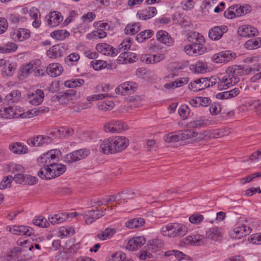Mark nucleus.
Wrapping results in <instances>:
<instances>
[{"mask_svg": "<svg viewBox=\"0 0 261 261\" xmlns=\"http://www.w3.org/2000/svg\"><path fill=\"white\" fill-rule=\"evenodd\" d=\"M10 180H11V182L13 180H14L15 182L19 184H22L24 182L25 175H24L23 173H17L14 176H9Z\"/></svg>", "mask_w": 261, "mask_h": 261, "instance_id": "4d7b16f0", "label": "nucleus"}, {"mask_svg": "<svg viewBox=\"0 0 261 261\" xmlns=\"http://www.w3.org/2000/svg\"><path fill=\"white\" fill-rule=\"evenodd\" d=\"M206 65L202 62H197L195 65V72L197 73H203L206 71Z\"/></svg>", "mask_w": 261, "mask_h": 261, "instance_id": "338daca9", "label": "nucleus"}, {"mask_svg": "<svg viewBox=\"0 0 261 261\" xmlns=\"http://www.w3.org/2000/svg\"><path fill=\"white\" fill-rule=\"evenodd\" d=\"M145 221L142 218H136L131 219L125 223V226L129 229H133L141 227L144 225Z\"/></svg>", "mask_w": 261, "mask_h": 261, "instance_id": "2f4dec72", "label": "nucleus"}, {"mask_svg": "<svg viewBox=\"0 0 261 261\" xmlns=\"http://www.w3.org/2000/svg\"><path fill=\"white\" fill-rule=\"evenodd\" d=\"M107 33L100 30L93 31L87 35L86 38L89 40H94L97 38L102 39L107 36Z\"/></svg>", "mask_w": 261, "mask_h": 261, "instance_id": "4c0bfd02", "label": "nucleus"}, {"mask_svg": "<svg viewBox=\"0 0 261 261\" xmlns=\"http://www.w3.org/2000/svg\"><path fill=\"white\" fill-rule=\"evenodd\" d=\"M38 164L39 165H43V167H50L52 164H54L55 162H51L49 156L46 153L42 154L38 159Z\"/></svg>", "mask_w": 261, "mask_h": 261, "instance_id": "79ce46f5", "label": "nucleus"}, {"mask_svg": "<svg viewBox=\"0 0 261 261\" xmlns=\"http://www.w3.org/2000/svg\"><path fill=\"white\" fill-rule=\"evenodd\" d=\"M53 141L51 137L47 136L37 135L27 140V144L31 147H41L50 143Z\"/></svg>", "mask_w": 261, "mask_h": 261, "instance_id": "423d86ee", "label": "nucleus"}, {"mask_svg": "<svg viewBox=\"0 0 261 261\" xmlns=\"http://www.w3.org/2000/svg\"><path fill=\"white\" fill-rule=\"evenodd\" d=\"M46 154L49 156L51 162L59 161L61 156L62 153L59 149L50 150Z\"/></svg>", "mask_w": 261, "mask_h": 261, "instance_id": "09e8293b", "label": "nucleus"}, {"mask_svg": "<svg viewBox=\"0 0 261 261\" xmlns=\"http://www.w3.org/2000/svg\"><path fill=\"white\" fill-rule=\"evenodd\" d=\"M40 64V60L34 61L33 72L35 76H42L44 75V68L41 67Z\"/></svg>", "mask_w": 261, "mask_h": 261, "instance_id": "a19ab883", "label": "nucleus"}, {"mask_svg": "<svg viewBox=\"0 0 261 261\" xmlns=\"http://www.w3.org/2000/svg\"><path fill=\"white\" fill-rule=\"evenodd\" d=\"M79 160H81L87 158L90 154V150L88 149L82 148L76 150Z\"/></svg>", "mask_w": 261, "mask_h": 261, "instance_id": "69168bd1", "label": "nucleus"}, {"mask_svg": "<svg viewBox=\"0 0 261 261\" xmlns=\"http://www.w3.org/2000/svg\"><path fill=\"white\" fill-rule=\"evenodd\" d=\"M244 47L249 50L257 49L261 47V38L257 37L247 40L244 44Z\"/></svg>", "mask_w": 261, "mask_h": 261, "instance_id": "c756f323", "label": "nucleus"}, {"mask_svg": "<svg viewBox=\"0 0 261 261\" xmlns=\"http://www.w3.org/2000/svg\"><path fill=\"white\" fill-rule=\"evenodd\" d=\"M69 33L66 30H58L51 34V36L55 39L59 40H62L68 37Z\"/></svg>", "mask_w": 261, "mask_h": 261, "instance_id": "a18cd8bd", "label": "nucleus"}, {"mask_svg": "<svg viewBox=\"0 0 261 261\" xmlns=\"http://www.w3.org/2000/svg\"><path fill=\"white\" fill-rule=\"evenodd\" d=\"M96 49L99 53L105 56H116L118 51L111 45L102 43L96 45Z\"/></svg>", "mask_w": 261, "mask_h": 261, "instance_id": "4468645a", "label": "nucleus"}, {"mask_svg": "<svg viewBox=\"0 0 261 261\" xmlns=\"http://www.w3.org/2000/svg\"><path fill=\"white\" fill-rule=\"evenodd\" d=\"M116 232L115 228H107L102 233H98L96 236L99 240L103 241L111 238Z\"/></svg>", "mask_w": 261, "mask_h": 261, "instance_id": "72a5a7b5", "label": "nucleus"}, {"mask_svg": "<svg viewBox=\"0 0 261 261\" xmlns=\"http://www.w3.org/2000/svg\"><path fill=\"white\" fill-rule=\"evenodd\" d=\"M63 71L62 66L58 63L50 64L46 68L47 74L53 77L60 75Z\"/></svg>", "mask_w": 261, "mask_h": 261, "instance_id": "b1692460", "label": "nucleus"}, {"mask_svg": "<svg viewBox=\"0 0 261 261\" xmlns=\"http://www.w3.org/2000/svg\"><path fill=\"white\" fill-rule=\"evenodd\" d=\"M9 149L15 154H25L28 152V148L21 142H13L9 145Z\"/></svg>", "mask_w": 261, "mask_h": 261, "instance_id": "5701e85b", "label": "nucleus"}, {"mask_svg": "<svg viewBox=\"0 0 261 261\" xmlns=\"http://www.w3.org/2000/svg\"><path fill=\"white\" fill-rule=\"evenodd\" d=\"M30 31L26 29L19 28L14 30L11 33V38L15 41H22L30 38Z\"/></svg>", "mask_w": 261, "mask_h": 261, "instance_id": "ddd939ff", "label": "nucleus"}, {"mask_svg": "<svg viewBox=\"0 0 261 261\" xmlns=\"http://www.w3.org/2000/svg\"><path fill=\"white\" fill-rule=\"evenodd\" d=\"M65 51L64 47L61 45L53 46L47 51V55L50 58H57L63 55Z\"/></svg>", "mask_w": 261, "mask_h": 261, "instance_id": "4be33fe9", "label": "nucleus"}, {"mask_svg": "<svg viewBox=\"0 0 261 261\" xmlns=\"http://www.w3.org/2000/svg\"><path fill=\"white\" fill-rule=\"evenodd\" d=\"M251 231L250 227L244 225L236 227L229 232V236L233 239H240L249 234Z\"/></svg>", "mask_w": 261, "mask_h": 261, "instance_id": "9d476101", "label": "nucleus"}, {"mask_svg": "<svg viewBox=\"0 0 261 261\" xmlns=\"http://www.w3.org/2000/svg\"><path fill=\"white\" fill-rule=\"evenodd\" d=\"M180 140H187L195 138L196 140V133L192 129H186L178 132Z\"/></svg>", "mask_w": 261, "mask_h": 261, "instance_id": "473e14b6", "label": "nucleus"}, {"mask_svg": "<svg viewBox=\"0 0 261 261\" xmlns=\"http://www.w3.org/2000/svg\"><path fill=\"white\" fill-rule=\"evenodd\" d=\"M129 140L125 137L116 136L105 139L100 144L99 150L104 154L121 152L128 146Z\"/></svg>", "mask_w": 261, "mask_h": 261, "instance_id": "f257e3e1", "label": "nucleus"}, {"mask_svg": "<svg viewBox=\"0 0 261 261\" xmlns=\"http://www.w3.org/2000/svg\"><path fill=\"white\" fill-rule=\"evenodd\" d=\"M85 83V81L82 79H72L66 81L64 82V86L67 88H76L81 86Z\"/></svg>", "mask_w": 261, "mask_h": 261, "instance_id": "e433bc0d", "label": "nucleus"}, {"mask_svg": "<svg viewBox=\"0 0 261 261\" xmlns=\"http://www.w3.org/2000/svg\"><path fill=\"white\" fill-rule=\"evenodd\" d=\"M231 133V129L224 128L222 129H215L211 131V139L222 137L225 136H228Z\"/></svg>", "mask_w": 261, "mask_h": 261, "instance_id": "ea45409f", "label": "nucleus"}, {"mask_svg": "<svg viewBox=\"0 0 261 261\" xmlns=\"http://www.w3.org/2000/svg\"><path fill=\"white\" fill-rule=\"evenodd\" d=\"M179 133L173 132L167 134L164 136V139L165 142L168 143L176 142L180 140Z\"/></svg>", "mask_w": 261, "mask_h": 261, "instance_id": "49530a36", "label": "nucleus"}, {"mask_svg": "<svg viewBox=\"0 0 261 261\" xmlns=\"http://www.w3.org/2000/svg\"><path fill=\"white\" fill-rule=\"evenodd\" d=\"M20 92L18 90H13L9 94L7 95V98L8 100L12 102L17 101L20 97Z\"/></svg>", "mask_w": 261, "mask_h": 261, "instance_id": "052dcab7", "label": "nucleus"}, {"mask_svg": "<svg viewBox=\"0 0 261 261\" xmlns=\"http://www.w3.org/2000/svg\"><path fill=\"white\" fill-rule=\"evenodd\" d=\"M140 29V24L139 22L128 24L125 29V34L127 35H133L136 34Z\"/></svg>", "mask_w": 261, "mask_h": 261, "instance_id": "c9c22d12", "label": "nucleus"}, {"mask_svg": "<svg viewBox=\"0 0 261 261\" xmlns=\"http://www.w3.org/2000/svg\"><path fill=\"white\" fill-rule=\"evenodd\" d=\"M137 85L135 82L129 81L123 83L119 85L115 89V92L117 94L124 95L128 94H131L135 90Z\"/></svg>", "mask_w": 261, "mask_h": 261, "instance_id": "0eeeda50", "label": "nucleus"}, {"mask_svg": "<svg viewBox=\"0 0 261 261\" xmlns=\"http://www.w3.org/2000/svg\"><path fill=\"white\" fill-rule=\"evenodd\" d=\"M223 236L222 229L217 227L209 228L205 233V238L200 234L189 236L184 239L185 245H195L198 246L206 243V239H208L214 241L221 240Z\"/></svg>", "mask_w": 261, "mask_h": 261, "instance_id": "f03ea898", "label": "nucleus"}, {"mask_svg": "<svg viewBox=\"0 0 261 261\" xmlns=\"http://www.w3.org/2000/svg\"><path fill=\"white\" fill-rule=\"evenodd\" d=\"M7 61L4 59L0 60V72L1 74L4 76H11L14 72L15 68L12 64H9L8 70L6 69Z\"/></svg>", "mask_w": 261, "mask_h": 261, "instance_id": "a878e982", "label": "nucleus"}, {"mask_svg": "<svg viewBox=\"0 0 261 261\" xmlns=\"http://www.w3.org/2000/svg\"><path fill=\"white\" fill-rule=\"evenodd\" d=\"M79 59V55L77 53H74L68 56L65 59V61L67 64L73 65V62L78 61Z\"/></svg>", "mask_w": 261, "mask_h": 261, "instance_id": "bf43d9fd", "label": "nucleus"}, {"mask_svg": "<svg viewBox=\"0 0 261 261\" xmlns=\"http://www.w3.org/2000/svg\"><path fill=\"white\" fill-rule=\"evenodd\" d=\"M59 137H69L73 134L74 130L71 128H61L58 130Z\"/></svg>", "mask_w": 261, "mask_h": 261, "instance_id": "e2e57ef3", "label": "nucleus"}, {"mask_svg": "<svg viewBox=\"0 0 261 261\" xmlns=\"http://www.w3.org/2000/svg\"><path fill=\"white\" fill-rule=\"evenodd\" d=\"M44 97V92L40 89H38L35 92L28 95L29 102L35 106L40 105L43 101Z\"/></svg>", "mask_w": 261, "mask_h": 261, "instance_id": "412c9836", "label": "nucleus"}, {"mask_svg": "<svg viewBox=\"0 0 261 261\" xmlns=\"http://www.w3.org/2000/svg\"><path fill=\"white\" fill-rule=\"evenodd\" d=\"M76 91L73 90H69L65 92H61L58 95L53 97V100H57L61 105H67L70 100L72 99V97L75 96Z\"/></svg>", "mask_w": 261, "mask_h": 261, "instance_id": "9b49d317", "label": "nucleus"}, {"mask_svg": "<svg viewBox=\"0 0 261 261\" xmlns=\"http://www.w3.org/2000/svg\"><path fill=\"white\" fill-rule=\"evenodd\" d=\"M178 113L183 119H186L190 113L189 108L187 105L181 106L178 109Z\"/></svg>", "mask_w": 261, "mask_h": 261, "instance_id": "5fc2aeb1", "label": "nucleus"}, {"mask_svg": "<svg viewBox=\"0 0 261 261\" xmlns=\"http://www.w3.org/2000/svg\"><path fill=\"white\" fill-rule=\"evenodd\" d=\"M206 83H205L204 77L197 79L191 82L189 85L188 88L190 90H193V91H198L202 90L206 88Z\"/></svg>", "mask_w": 261, "mask_h": 261, "instance_id": "bb28decb", "label": "nucleus"}, {"mask_svg": "<svg viewBox=\"0 0 261 261\" xmlns=\"http://www.w3.org/2000/svg\"><path fill=\"white\" fill-rule=\"evenodd\" d=\"M34 61L28 63L20 68V73L19 75L20 80H23L28 77L33 72Z\"/></svg>", "mask_w": 261, "mask_h": 261, "instance_id": "cd10ccee", "label": "nucleus"}, {"mask_svg": "<svg viewBox=\"0 0 261 261\" xmlns=\"http://www.w3.org/2000/svg\"><path fill=\"white\" fill-rule=\"evenodd\" d=\"M103 212L98 209L89 211L84 215V218L87 224H91L97 219L103 216Z\"/></svg>", "mask_w": 261, "mask_h": 261, "instance_id": "aec40b11", "label": "nucleus"}, {"mask_svg": "<svg viewBox=\"0 0 261 261\" xmlns=\"http://www.w3.org/2000/svg\"><path fill=\"white\" fill-rule=\"evenodd\" d=\"M226 25H222L215 26L211 28L208 32V37L212 40H218L223 36V34L228 31Z\"/></svg>", "mask_w": 261, "mask_h": 261, "instance_id": "1a4fd4ad", "label": "nucleus"}, {"mask_svg": "<svg viewBox=\"0 0 261 261\" xmlns=\"http://www.w3.org/2000/svg\"><path fill=\"white\" fill-rule=\"evenodd\" d=\"M249 71L259 72L258 73L256 74L254 76L251 78V80L252 81H254L255 80L259 79L261 77V64H258L257 65H254L253 67H250Z\"/></svg>", "mask_w": 261, "mask_h": 261, "instance_id": "774afa93", "label": "nucleus"}, {"mask_svg": "<svg viewBox=\"0 0 261 261\" xmlns=\"http://www.w3.org/2000/svg\"><path fill=\"white\" fill-rule=\"evenodd\" d=\"M234 58V56L230 51L225 50L215 54L212 59L213 62L216 63H222L228 62Z\"/></svg>", "mask_w": 261, "mask_h": 261, "instance_id": "2eb2a0df", "label": "nucleus"}, {"mask_svg": "<svg viewBox=\"0 0 261 261\" xmlns=\"http://www.w3.org/2000/svg\"><path fill=\"white\" fill-rule=\"evenodd\" d=\"M187 231L188 229L185 225L177 223L164 225L161 229V233L163 236L170 238L184 236Z\"/></svg>", "mask_w": 261, "mask_h": 261, "instance_id": "20e7f679", "label": "nucleus"}, {"mask_svg": "<svg viewBox=\"0 0 261 261\" xmlns=\"http://www.w3.org/2000/svg\"><path fill=\"white\" fill-rule=\"evenodd\" d=\"M9 231L16 235L31 236L34 233V229L28 226H13L9 227Z\"/></svg>", "mask_w": 261, "mask_h": 261, "instance_id": "f8f14e48", "label": "nucleus"}, {"mask_svg": "<svg viewBox=\"0 0 261 261\" xmlns=\"http://www.w3.org/2000/svg\"><path fill=\"white\" fill-rule=\"evenodd\" d=\"M156 39L160 42L168 46L172 45L173 42L171 36L165 31H158L156 33Z\"/></svg>", "mask_w": 261, "mask_h": 261, "instance_id": "393cba45", "label": "nucleus"}, {"mask_svg": "<svg viewBox=\"0 0 261 261\" xmlns=\"http://www.w3.org/2000/svg\"><path fill=\"white\" fill-rule=\"evenodd\" d=\"M146 240L143 237H137L130 239L127 243L126 248L129 251L139 249L145 243Z\"/></svg>", "mask_w": 261, "mask_h": 261, "instance_id": "6ab92c4d", "label": "nucleus"}, {"mask_svg": "<svg viewBox=\"0 0 261 261\" xmlns=\"http://www.w3.org/2000/svg\"><path fill=\"white\" fill-rule=\"evenodd\" d=\"M131 46V39L130 38H127L124 40L118 46L116 50L118 53H122V52H126L129 49Z\"/></svg>", "mask_w": 261, "mask_h": 261, "instance_id": "c03bdc74", "label": "nucleus"}, {"mask_svg": "<svg viewBox=\"0 0 261 261\" xmlns=\"http://www.w3.org/2000/svg\"><path fill=\"white\" fill-rule=\"evenodd\" d=\"M242 72V69L238 66L228 67L226 70V75L218 77L217 87L219 90L226 89L237 84L239 78L238 77Z\"/></svg>", "mask_w": 261, "mask_h": 261, "instance_id": "7ed1b4c3", "label": "nucleus"}, {"mask_svg": "<svg viewBox=\"0 0 261 261\" xmlns=\"http://www.w3.org/2000/svg\"><path fill=\"white\" fill-rule=\"evenodd\" d=\"M211 130H205L199 133H196V140L202 141V140H207L211 139Z\"/></svg>", "mask_w": 261, "mask_h": 261, "instance_id": "de8ad7c7", "label": "nucleus"}, {"mask_svg": "<svg viewBox=\"0 0 261 261\" xmlns=\"http://www.w3.org/2000/svg\"><path fill=\"white\" fill-rule=\"evenodd\" d=\"M153 34V31L150 30L144 31L140 32L136 36V40L139 42H142L145 40L150 38Z\"/></svg>", "mask_w": 261, "mask_h": 261, "instance_id": "37998d69", "label": "nucleus"}, {"mask_svg": "<svg viewBox=\"0 0 261 261\" xmlns=\"http://www.w3.org/2000/svg\"><path fill=\"white\" fill-rule=\"evenodd\" d=\"M49 171L48 167L41 168L38 173V175L43 179H51L49 175Z\"/></svg>", "mask_w": 261, "mask_h": 261, "instance_id": "6e6d98bb", "label": "nucleus"}, {"mask_svg": "<svg viewBox=\"0 0 261 261\" xmlns=\"http://www.w3.org/2000/svg\"><path fill=\"white\" fill-rule=\"evenodd\" d=\"M205 124L204 120L200 119L198 120H194L189 123L188 126L192 128H197L203 127Z\"/></svg>", "mask_w": 261, "mask_h": 261, "instance_id": "13d9d810", "label": "nucleus"}, {"mask_svg": "<svg viewBox=\"0 0 261 261\" xmlns=\"http://www.w3.org/2000/svg\"><path fill=\"white\" fill-rule=\"evenodd\" d=\"M114 107V103L112 101L108 102H102L98 106V109L103 111H110Z\"/></svg>", "mask_w": 261, "mask_h": 261, "instance_id": "680f3d73", "label": "nucleus"}, {"mask_svg": "<svg viewBox=\"0 0 261 261\" xmlns=\"http://www.w3.org/2000/svg\"><path fill=\"white\" fill-rule=\"evenodd\" d=\"M203 219L202 215L199 214H194L189 217V221L194 224H199Z\"/></svg>", "mask_w": 261, "mask_h": 261, "instance_id": "0e129e2a", "label": "nucleus"}, {"mask_svg": "<svg viewBox=\"0 0 261 261\" xmlns=\"http://www.w3.org/2000/svg\"><path fill=\"white\" fill-rule=\"evenodd\" d=\"M33 224L42 227H47L49 225V223L47 222V220L41 216L34 219Z\"/></svg>", "mask_w": 261, "mask_h": 261, "instance_id": "603ef678", "label": "nucleus"}, {"mask_svg": "<svg viewBox=\"0 0 261 261\" xmlns=\"http://www.w3.org/2000/svg\"><path fill=\"white\" fill-rule=\"evenodd\" d=\"M47 25L50 27L58 26L63 20L61 14L57 11L50 12L46 16Z\"/></svg>", "mask_w": 261, "mask_h": 261, "instance_id": "a211bd4d", "label": "nucleus"}, {"mask_svg": "<svg viewBox=\"0 0 261 261\" xmlns=\"http://www.w3.org/2000/svg\"><path fill=\"white\" fill-rule=\"evenodd\" d=\"M50 178L53 179L56 177L59 176L63 174L66 170V166L62 164L54 163L52 164L50 167H48Z\"/></svg>", "mask_w": 261, "mask_h": 261, "instance_id": "f3484780", "label": "nucleus"}, {"mask_svg": "<svg viewBox=\"0 0 261 261\" xmlns=\"http://www.w3.org/2000/svg\"><path fill=\"white\" fill-rule=\"evenodd\" d=\"M126 129V126L120 120H111L106 123L103 126V130L109 133H116Z\"/></svg>", "mask_w": 261, "mask_h": 261, "instance_id": "39448f33", "label": "nucleus"}, {"mask_svg": "<svg viewBox=\"0 0 261 261\" xmlns=\"http://www.w3.org/2000/svg\"><path fill=\"white\" fill-rule=\"evenodd\" d=\"M200 43L193 44L195 56H198L204 54L206 50L205 47H204V44L202 43V40H200Z\"/></svg>", "mask_w": 261, "mask_h": 261, "instance_id": "8fccbe9b", "label": "nucleus"}, {"mask_svg": "<svg viewBox=\"0 0 261 261\" xmlns=\"http://www.w3.org/2000/svg\"><path fill=\"white\" fill-rule=\"evenodd\" d=\"M157 13L156 9L154 7H149L145 12L138 13V18L142 20H146L153 17Z\"/></svg>", "mask_w": 261, "mask_h": 261, "instance_id": "c85d7f7f", "label": "nucleus"}, {"mask_svg": "<svg viewBox=\"0 0 261 261\" xmlns=\"http://www.w3.org/2000/svg\"><path fill=\"white\" fill-rule=\"evenodd\" d=\"M22 113L20 110H18L16 107L9 106L0 109V118L3 119H11L18 118L21 116Z\"/></svg>", "mask_w": 261, "mask_h": 261, "instance_id": "6e6552de", "label": "nucleus"}, {"mask_svg": "<svg viewBox=\"0 0 261 261\" xmlns=\"http://www.w3.org/2000/svg\"><path fill=\"white\" fill-rule=\"evenodd\" d=\"M106 62L102 60H94L91 62V65L95 70H99L106 66Z\"/></svg>", "mask_w": 261, "mask_h": 261, "instance_id": "864d4df0", "label": "nucleus"}, {"mask_svg": "<svg viewBox=\"0 0 261 261\" xmlns=\"http://www.w3.org/2000/svg\"><path fill=\"white\" fill-rule=\"evenodd\" d=\"M239 36L244 37H250L257 36L258 32L257 30L249 25H244L240 27L238 29Z\"/></svg>", "mask_w": 261, "mask_h": 261, "instance_id": "dca6fc26", "label": "nucleus"}, {"mask_svg": "<svg viewBox=\"0 0 261 261\" xmlns=\"http://www.w3.org/2000/svg\"><path fill=\"white\" fill-rule=\"evenodd\" d=\"M119 58L123 59L125 63L134 62L138 59L136 54L128 51L122 52L120 55Z\"/></svg>", "mask_w": 261, "mask_h": 261, "instance_id": "58836bf2", "label": "nucleus"}, {"mask_svg": "<svg viewBox=\"0 0 261 261\" xmlns=\"http://www.w3.org/2000/svg\"><path fill=\"white\" fill-rule=\"evenodd\" d=\"M163 247V243L161 240L154 239L150 241L146 247L148 251L156 252Z\"/></svg>", "mask_w": 261, "mask_h": 261, "instance_id": "7c9ffc66", "label": "nucleus"}, {"mask_svg": "<svg viewBox=\"0 0 261 261\" xmlns=\"http://www.w3.org/2000/svg\"><path fill=\"white\" fill-rule=\"evenodd\" d=\"M67 219V215L65 213L56 214L48 217L49 223L52 224L61 223Z\"/></svg>", "mask_w": 261, "mask_h": 261, "instance_id": "f704fd0d", "label": "nucleus"}, {"mask_svg": "<svg viewBox=\"0 0 261 261\" xmlns=\"http://www.w3.org/2000/svg\"><path fill=\"white\" fill-rule=\"evenodd\" d=\"M64 161L66 163H72L79 161L76 150L67 154L64 158Z\"/></svg>", "mask_w": 261, "mask_h": 261, "instance_id": "3c124183", "label": "nucleus"}]
</instances>
